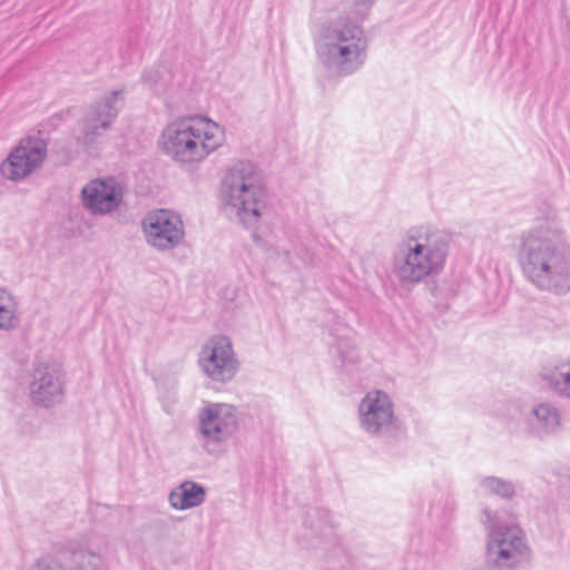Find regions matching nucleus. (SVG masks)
<instances>
[{
    "mask_svg": "<svg viewBox=\"0 0 570 570\" xmlns=\"http://www.w3.org/2000/svg\"><path fill=\"white\" fill-rule=\"evenodd\" d=\"M518 264L524 279L542 292H570V248L554 214L538 218L519 238Z\"/></svg>",
    "mask_w": 570,
    "mask_h": 570,
    "instance_id": "nucleus-1",
    "label": "nucleus"
},
{
    "mask_svg": "<svg viewBox=\"0 0 570 570\" xmlns=\"http://www.w3.org/2000/svg\"><path fill=\"white\" fill-rule=\"evenodd\" d=\"M451 235L442 229L421 226L411 229L393 258V273L403 284H419L440 274L446 262Z\"/></svg>",
    "mask_w": 570,
    "mask_h": 570,
    "instance_id": "nucleus-2",
    "label": "nucleus"
},
{
    "mask_svg": "<svg viewBox=\"0 0 570 570\" xmlns=\"http://www.w3.org/2000/svg\"><path fill=\"white\" fill-rule=\"evenodd\" d=\"M315 51L321 65L336 76H350L365 63L367 39L363 28L347 18L324 22L315 36Z\"/></svg>",
    "mask_w": 570,
    "mask_h": 570,
    "instance_id": "nucleus-3",
    "label": "nucleus"
},
{
    "mask_svg": "<svg viewBox=\"0 0 570 570\" xmlns=\"http://www.w3.org/2000/svg\"><path fill=\"white\" fill-rule=\"evenodd\" d=\"M479 521L485 530L484 561L490 570H519L531 557L522 530L502 521L501 512L485 507Z\"/></svg>",
    "mask_w": 570,
    "mask_h": 570,
    "instance_id": "nucleus-4",
    "label": "nucleus"
},
{
    "mask_svg": "<svg viewBox=\"0 0 570 570\" xmlns=\"http://www.w3.org/2000/svg\"><path fill=\"white\" fill-rule=\"evenodd\" d=\"M225 140L224 130L208 118L193 117L170 124L163 134L168 154L181 163L199 161L218 149Z\"/></svg>",
    "mask_w": 570,
    "mask_h": 570,
    "instance_id": "nucleus-5",
    "label": "nucleus"
},
{
    "mask_svg": "<svg viewBox=\"0 0 570 570\" xmlns=\"http://www.w3.org/2000/svg\"><path fill=\"white\" fill-rule=\"evenodd\" d=\"M503 416L511 431H525L538 439L554 435L561 429L560 411L551 402L534 403L528 411L519 403H511Z\"/></svg>",
    "mask_w": 570,
    "mask_h": 570,
    "instance_id": "nucleus-6",
    "label": "nucleus"
},
{
    "mask_svg": "<svg viewBox=\"0 0 570 570\" xmlns=\"http://www.w3.org/2000/svg\"><path fill=\"white\" fill-rule=\"evenodd\" d=\"M358 428L372 438L391 434L397 426L392 396L380 389L367 391L357 404Z\"/></svg>",
    "mask_w": 570,
    "mask_h": 570,
    "instance_id": "nucleus-7",
    "label": "nucleus"
},
{
    "mask_svg": "<svg viewBox=\"0 0 570 570\" xmlns=\"http://www.w3.org/2000/svg\"><path fill=\"white\" fill-rule=\"evenodd\" d=\"M227 203L242 220H256L262 208L263 189L258 178L252 171L234 170L226 180Z\"/></svg>",
    "mask_w": 570,
    "mask_h": 570,
    "instance_id": "nucleus-8",
    "label": "nucleus"
},
{
    "mask_svg": "<svg viewBox=\"0 0 570 570\" xmlns=\"http://www.w3.org/2000/svg\"><path fill=\"white\" fill-rule=\"evenodd\" d=\"M47 156V144L38 137H26L10 151L0 166L1 175L10 180L22 179L43 163Z\"/></svg>",
    "mask_w": 570,
    "mask_h": 570,
    "instance_id": "nucleus-9",
    "label": "nucleus"
},
{
    "mask_svg": "<svg viewBox=\"0 0 570 570\" xmlns=\"http://www.w3.org/2000/svg\"><path fill=\"white\" fill-rule=\"evenodd\" d=\"M198 362L204 373L218 382L230 380L237 371L232 343L225 336L210 338L203 346Z\"/></svg>",
    "mask_w": 570,
    "mask_h": 570,
    "instance_id": "nucleus-10",
    "label": "nucleus"
},
{
    "mask_svg": "<svg viewBox=\"0 0 570 570\" xmlns=\"http://www.w3.org/2000/svg\"><path fill=\"white\" fill-rule=\"evenodd\" d=\"M144 232L148 243L158 248L174 246L184 234L180 218L166 209L148 214L144 220Z\"/></svg>",
    "mask_w": 570,
    "mask_h": 570,
    "instance_id": "nucleus-11",
    "label": "nucleus"
},
{
    "mask_svg": "<svg viewBox=\"0 0 570 570\" xmlns=\"http://www.w3.org/2000/svg\"><path fill=\"white\" fill-rule=\"evenodd\" d=\"M85 206L94 213L107 214L122 199L121 187L114 179H94L82 188Z\"/></svg>",
    "mask_w": 570,
    "mask_h": 570,
    "instance_id": "nucleus-12",
    "label": "nucleus"
},
{
    "mask_svg": "<svg viewBox=\"0 0 570 570\" xmlns=\"http://www.w3.org/2000/svg\"><path fill=\"white\" fill-rule=\"evenodd\" d=\"M303 524L311 531V535L320 540L325 549L340 546L341 537L337 532L338 519L325 508H309L306 511Z\"/></svg>",
    "mask_w": 570,
    "mask_h": 570,
    "instance_id": "nucleus-13",
    "label": "nucleus"
},
{
    "mask_svg": "<svg viewBox=\"0 0 570 570\" xmlns=\"http://www.w3.org/2000/svg\"><path fill=\"white\" fill-rule=\"evenodd\" d=\"M322 324L332 340L330 344L335 347L338 356L344 362L348 353L355 347V331L334 311L324 313Z\"/></svg>",
    "mask_w": 570,
    "mask_h": 570,
    "instance_id": "nucleus-14",
    "label": "nucleus"
},
{
    "mask_svg": "<svg viewBox=\"0 0 570 570\" xmlns=\"http://www.w3.org/2000/svg\"><path fill=\"white\" fill-rule=\"evenodd\" d=\"M235 423L233 409L225 404L209 405L200 415L203 433L214 440H220Z\"/></svg>",
    "mask_w": 570,
    "mask_h": 570,
    "instance_id": "nucleus-15",
    "label": "nucleus"
},
{
    "mask_svg": "<svg viewBox=\"0 0 570 570\" xmlns=\"http://www.w3.org/2000/svg\"><path fill=\"white\" fill-rule=\"evenodd\" d=\"M542 380L554 394L570 400V358L546 368Z\"/></svg>",
    "mask_w": 570,
    "mask_h": 570,
    "instance_id": "nucleus-16",
    "label": "nucleus"
},
{
    "mask_svg": "<svg viewBox=\"0 0 570 570\" xmlns=\"http://www.w3.org/2000/svg\"><path fill=\"white\" fill-rule=\"evenodd\" d=\"M205 499V490L194 482H184L175 489L169 501L176 509H188L200 504Z\"/></svg>",
    "mask_w": 570,
    "mask_h": 570,
    "instance_id": "nucleus-17",
    "label": "nucleus"
},
{
    "mask_svg": "<svg viewBox=\"0 0 570 570\" xmlns=\"http://www.w3.org/2000/svg\"><path fill=\"white\" fill-rule=\"evenodd\" d=\"M475 492L479 495H494L501 499H511L514 495L515 489L513 483L509 480L485 475L479 478Z\"/></svg>",
    "mask_w": 570,
    "mask_h": 570,
    "instance_id": "nucleus-18",
    "label": "nucleus"
},
{
    "mask_svg": "<svg viewBox=\"0 0 570 570\" xmlns=\"http://www.w3.org/2000/svg\"><path fill=\"white\" fill-rule=\"evenodd\" d=\"M60 394L59 384L53 381L51 374H41L39 382L32 385V395L37 403L49 405Z\"/></svg>",
    "mask_w": 570,
    "mask_h": 570,
    "instance_id": "nucleus-19",
    "label": "nucleus"
},
{
    "mask_svg": "<svg viewBox=\"0 0 570 570\" xmlns=\"http://www.w3.org/2000/svg\"><path fill=\"white\" fill-rule=\"evenodd\" d=\"M16 318V302L3 288H0V327H10Z\"/></svg>",
    "mask_w": 570,
    "mask_h": 570,
    "instance_id": "nucleus-20",
    "label": "nucleus"
},
{
    "mask_svg": "<svg viewBox=\"0 0 570 570\" xmlns=\"http://www.w3.org/2000/svg\"><path fill=\"white\" fill-rule=\"evenodd\" d=\"M115 115L109 105H101L98 107L96 115L88 119V127L92 132H96L99 128H106Z\"/></svg>",
    "mask_w": 570,
    "mask_h": 570,
    "instance_id": "nucleus-21",
    "label": "nucleus"
},
{
    "mask_svg": "<svg viewBox=\"0 0 570 570\" xmlns=\"http://www.w3.org/2000/svg\"><path fill=\"white\" fill-rule=\"evenodd\" d=\"M370 7V2L368 1H364L362 3V8L357 10V14H363Z\"/></svg>",
    "mask_w": 570,
    "mask_h": 570,
    "instance_id": "nucleus-22",
    "label": "nucleus"
}]
</instances>
